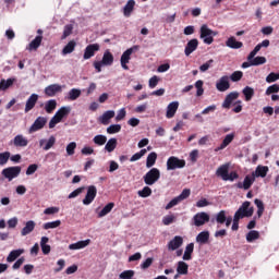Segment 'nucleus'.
Returning a JSON list of instances; mask_svg holds the SVG:
<instances>
[{
  "instance_id": "59",
  "label": "nucleus",
  "mask_w": 279,
  "mask_h": 279,
  "mask_svg": "<svg viewBox=\"0 0 279 279\" xmlns=\"http://www.w3.org/2000/svg\"><path fill=\"white\" fill-rule=\"evenodd\" d=\"M278 80H279V72L278 73L271 72L266 76L267 84H274V82H278Z\"/></svg>"
},
{
  "instance_id": "34",
  "label": "nucleus",
  "mask_w": 279,
  "mask_h": 279,
  "mask_svg": "<svg viewBox=\"0 0 279 279\" xmlns=\"http://www.w3.org/2000/svg\"><path fill=\"white\" fill-rule=\"evenodd\" d=\"M177 274L179 276H186V274H189V264H186L185 262H178L177 264Z\"/></svg>"
},
{
  "instance_id": "36",
  "label": "nucleus",
  "mask_w": 279,
  "mask_h": 279,
  "mask_svg": "<svg viewBox=\"0 0 279 279\" xmlns=\"http://www.w3.org/2000/svg\"><path fill=\"white\" fill-rule=\"evenodd\" d=\"M47 243H49V238L43 236L40 240V247H41L43 254L45 255L51 252V245H48Z\"/></svg>"
},
{
  "instance_id": "54",
  "label": "nucleus",
  "mask_w": 279,
  "mask_h": 279,
  "mask_svg": "<svg viewBox=\"0 0 279 279\" xmlns=\"http://www.w3.org/2000/svg\"><path fill=\"white\" fill-rule=\"evenodd\" d=\"M145 154H147L146 148H143L141 151L135 153L131 158H130V162H136V160H141L143 156H145Z\"/></svg>"
},
{
  "instance_id": "21",
  "label": "nucleus",
  "mask_w": 279,
  "mask_h": 279,
  "mask_svg": "<svg viewBox=\"0 0 279 279\" xmlns=\"http://www.w3.org/2000/svg\"><path fill=\"white\" fill-rule=\"evenodd\" d=\"M134 8H136V0H129L122 9L123 16L130 19L132 12H134Z\"/></svg>"
},
{
  "instance_id": "28",
  "label": "nucleus",
  "mask_w": 279,
  "mask_h": 279,
  "mask_svg": "<svg viewBox=\"0 0 279 279\" xmlns=\"http://www.w3.org/2000/svg\"><path fill=\"white\" fill-rule=\"evenodd\" d=\"M36 222L34 220H28L25 222L24 228L21 230V236H27V234H32V231L35 230Z\"/></svg>"
},
{
  "instance_id": "39",
  "label": "nucleus",
  "mask_w": 279,
  "mask_h": 279,
  "mask_svg": "<svg viewBox=\"0 0 279 279\" xmlns=\"http://www.w3.org/2000/svg\"><path fill=\"white\" fill-rule=\"evenodd\" d=\"M43 43V36L38 35L33 39L28 45V50L34 51V49H38L40 47V44Z\"/></svg>"
},
{
  "instance_id": "44",
  "label": "nucleus",
  "mask_w": 279,
  "mask_h": 279,
  "mask_svg": "<svg viewBox=\"0 0 279 279\" xmlns=\"http://www.w3.org/2000/svg\"><path fill=\"white\" fill-rule=\"evenodd\" d=\"M112 208H114V203H109L107 204L99 213H98V217H106V215H109V213L112 211Z\"/></svg>"
},
{
  "instance_id": "37",
  "label": "nucleus",
  "mask_w": 279,
  "mask_h": 279,
  "mask_svg": "<svg viewBox=\"0 0 279 279\" xmlns=\"http://www.w3.org/2000/svg\"><path fill=\"white\" fill-rule=\"evenodd\" d=\"M76 46L77 44L74 40L69 41L66 46L62 49V56H69V53H73Z\"/></svg>"
},
{
  "instance_id": "56",
  "label": "nucleus",
  "mask_w": 279,
  "mask_h": 279,
  "mask_svg": "<svg viewBox=\"0 0 279 279\" xmlns=\"http://www.w3.org/2000/svg\"><path fill=\"white\" fill-rule=\"evenodd\" d=\"M163 226H171V223H175V216L173 214L167 215L162 218Z\"/></svg>"
},
{
  "instance_id": "3",
  "label": "nucleus",
  "mask_w": 279,
  "mask_h": 279,
  "mask_svg": "<svg viewBox=\"0 0 279 279\" xmlns=\"http://www.w3.org/2000/svg\"><path fill=\"white\" fill-rule=\"evenodd\" d=\"M215 36H217V32L210 29L208 25L201 26V38L205 45H213Z\"/></svg>"
},
{
  "instance_id": "62",
  "label": "nucleus",
  "mask_w": 279,
  "mask_h": 279,
  "mask_svg": "<svg viewBox=\"0 0 279 279\" xmlns=\"http://www.w3.org/2000/svg\"><path fill=\"white\" fill-rule=\"evenodd\" d=\"M242 77H243V72L235 71L231 74L230 80L231 82H241Z\"/></svg>"
},
{
  "instance_id": "58",
  "label": "nucleus",
  "mask_w": 279,
  "mask_h": 279,
  "mask_svg": "<svg viewBox=\"0 0 279 279\" xmlns=\"http://www.w3.org/2000/svg\"><path fill=\"white\" fill-rule=\"evenodd\" d=\"M9 160L10 151L0 153V167H3V165H8Z\"/></svg>"
},
{
  "instance_id": "25",
  "label": "nucleus",
  "mask_w": 279,
  "mask_h": 279,
  "mask_svg": "<svg viewBox=\"0 0 279 279\" xmlns=\"http://www.w3.org/2000/svg\"><path fill=\"white\" fill-rule=\"evenodd\" d=\"M100 62H102L105 66H112V64H114V56L110 50H106Z\"/></svg>"
},
{
  "instance_id": "51",
  "label": "nucleus",
  "mask_w": 279,
  "mask_h": 279,
  "mask_svg": "<svg viewBox=\"0 0 279 279\" xmlns=\"http://www.w3.org/2000/svg\"><path fill=\"white\" fill-rule=\"evenodd\" d=\"M75 149H77V143H75V142H71L65 147V151H66L68 156H73L75 154Z\"/></svg>"
},
{
  "instance_id": "22",
  "label": "nucleus",
  "mask_w": 279,
  "mask_h": 279,
  "mask_svg": "<svg viewBox=\"0 0 279 279\" xmlns=\"http://www.w3.org/2000/svg\"><path fill=\"white\" fill-rule=\"evenodd\" d=\"M14 147H27L29 145V141L23 134H17L12 142Z\"/></svg>"
},
{
  "instance_id": "26",
  "label": "nucleus",
  "mask_w": 279,
  "mask_h": 279,
  "mask_svg": "<svg viewBox=\"0 0 279 279\" xmlns=\"http://www.w3.org/2000/svg\"><path fill=\"white\" fill-rule=\"evenodd\" d=\"M198 46H199V41L197 39H191L190 41H187L184 49L185 56H191L193 51H196Z\"/></svg>"
},
{
  "instance_id": "46",
  "label": "nucleus",
  "mask_w": 279,
  "mask_h": 279,
  "mask_svg": "<svg viewBox=\"0 0 279 279\" xmlns=\"http://www.w3.org/2000/svg\"><path fill=\"white\" fill-rule=\"evenodd\" d=\"M254 204L258 208L257 209L258 218H262L263 217V213H265V204L263 203V201H260L258 198H255Z\"/></svg>"
},
{
  "instance_id": "49",
  "label": "nucleus",
  "mask_w": 279,
  "mask_h": 279,
  "mask_svg": "<svg viewBox=\"0 0 279 279\" xmlns=\"http://www.w3.org/2000/svg\"><path fill=\"white\" fill-rule=\"evenodd\" d=\"M61 225H62V221H60V220L46 222V223H44V230H53L56 228H60Z\"/></svg>"
},
{
  "instance_id": "20",
  "label": "nucleus",
  "mask_w": 279,
  "mask_h": 279,
  "mask_svg": "<svg viewBox=\"0 0 279 279\" xmlns=\"http://www.w3.org/2000/svg\"><path fill=\"white\" fill-rule=\"evenodd\" d=\"M178 108H180V102L178 101L170 102L166 111L167 119H173L175 117V113L178 112Z\"/></svg>"
},
{
  "instance_id": "33",
  "label": "nucleus",
  "mask_w": 279,
  "mask_h": 279,
  "mask_svg": "<svg viewBox=\"0 0 279 279\" xmlns=\"http://www.w3.org/2000/svg\"><path fill=\"white\" fill-rule=\"evenodd\" d=\"M226 47L229 49H241L243 47V43L236 41V37H229L226 41Z\"/></svg>"
},
{
  "instance_id": "61",
  "label": "nucleus",
  "mask_w": 279,
  "mask_h": 279,
  "mask_svg": "<svg viewBox=\"0 0 279 279\" xmlns=\"http://www.w3.org/2000/svg\"><path fill=\"white\" fill-rule=\"evenodd\" d=\"M276 93H279V85L278 84L270 85L269 87H267V89L265 92L266 95H274Z\"/></svg>"
},
{
  "instance_id": "7",
  "label": "nucleus",
  "mask_w": 279,
  "mask_h": 279,
  "mask_svg": "<svg viewBox=\"0 0 279 279\" xmlns=\"http://www.w3.org/2000/svg\"><path fill=\"white\" fill-rule=\"evenodd\" d=\"M190 196H191V190L184 189L179 196L172 198L166 205V210H171V208H173V206H178V204L184 202V199H189Z\"/></svg>"
},
{
  "instance_id": "19",
  "label": "nucleus",
  "mask_w": 279,
  "mask_h": 279,
  "mask_svg": "<svg viewBox=\"0 0 279 279\" xmlns=\"http://www.w3.org/2000/svg\"><path fill=\"white\" fill-rule=\"evenodd\" d=\"M114 110H108L105 111L99 118H98V122L101 123V125H109L110 124V120L114 119Z\"/></svg>"
},
{
  "instance_id": "43",
  "label": "nucleus",
  "mask_w": 279,
  "mask_h": 279,
  "mask_svg": "<svg viewBox=\"0 0 279 279\" xmlns=\"http://www.w3.org/2000/svg\"><path fill=\"white\" fill-rule=\"evenodd\" d=\"M248 62L253 66H260V64H265L267 62V59L265 57H253L252 59H247Z\"/></svg>"
},
{
  "instance_id": "40",
  "label": "nucleus",
  "mask_w": 279,
  "mask_h": 279,
  "mask_svg": "<svg viewBox=\"0 0 279 279\" xmlns=\"http://www.w3.org/2000/svg\"><path fill=\"white\" fill-rule=\"evenodd\" d=\"M82 95V90L77 89V88H72L69 93H68V99L70 101H75L76 99H80Z\"/></svg>"
},
{
  "instance_id": "12",
  "label": "nucleus",
  "mask_w": 279,
  "mask_h": 279,
  "mask_svg": "<svg viewBox=\"0 0 279 279\" xmlns=\"http://www.w3.org/2000/svg\"><path fill=\"white\" fill-rule=\"evenodd\" d=\"M184 245V238L180 235H175L172 240L168 242L169 252H175V250H180Z\"/></svg>"
},
{
  "instance_id": "38",
  "label": "nucleus",
  "mask_w": 279,
  "mask_h": 279,
  "mask_svg": "<svg viewBox=\"0 0 279 279\" xmlns=\"http://www.w3.org/2000/svg\"><path fill=\"white\" fill-rule=\"evenodd\" d=\"M156 160H158V154L150 153L146 159V168L151 169V167H154V165H156Z\"/></svg>"
},
{
  "instance_id": "48",
  "label": "nucleus",
  "mask_w": 279,
  "mask_h": 279,
  "mask_svg": "<svg viewBox=\"0 0 279 279\" xmlns=\"http://www.w3.org/2000/svg\"><path fill=\"white\" fill-rule=\"evenodd\" d=\"M259 238H260V233H259L258 231H256V230H252V231H250V232L246 234V241H247L248 243H252V242L256 241V240L259 239Z\"/></svg>"
},
{
  "instance_id": "27",
  "label": "nucleus",
  "mask_w": 279,
  "mask_h": 279,
  "mask_svg": "<svg viewBox=\"0 0 279 279\" xmlns=\"http://www.w3.org/2000/svg\"><path fill=\"white\" fill-rule=\"evenodd\" d=\"M232 141H234V133H230L227 134L222 141V143L215 148V151H221L223 149H226V147H228V145H230V143H232Z\"/></svg>"
},
{
  "instance_id": "42",
  "label": "nucleus",
  "mask_w": 279,
  "mask_h": 279,
  "mask_svg": "<svg viewBox=\"0 0 279 279\" xmlns=\"http://www.w3.org/2000/svg\"><path fill=\"white\" fill-rule=\"evenodd\" d=\"M58 101L56 99H50L46 101L45 104V110L48 114H51V112L57 108Z\"/></svg>"
},
{
  "instance_id": "64",
  "label": "nucleus",
  "mask_w": 279,
  "mask_h": 279,
  "mask_svg": "<svg viewBox=\"0 0 279 279\" xmlns=\"http://www.w3.org/2000/svg\"><path fill=\"white\" fill-rule=\"evenodd\" d=\"M7 225H8V228H10V229L16 228V226H19V218L13 217V218L9 219Z\"/></svg>"
},
{
  "instance_id": "23",
  "label": "nucleus",
  "mask_w": 279,
  "mask_h": 279,
  "mask_svg": "<svg viewBox=\"0 0 279 279\" xmlns=\"http://www.w3.org/2000/svg\"><path fill=\"white\" fill-rule=\"evenodd\" d=\"M235 99H239V93L231 92L226 96L225 101L222 102V108H226L227 110L230 109V106H232V102L235 101Z\"/></svg>"
},
{
  "instance_id": "5",
  "label": "nucleus",
  "mask_w": 279,
  "mask_h": 279,
  "mask_svg": "<svg viewBox=\"0 0 279 279\" xmlns=\"http://www.w3.org/2000/svg\"><path fill=\"white\" fill-rule=\"evenodd\" d=\"M210 221V215L206 211H199L195 214L192 218V225L196 228H202V226H206Z\"/></svg>"
},
{
  "instance_id": "35",
  "label": "nucleus",
  "mask_w": 279,
  "mask_h": 279,
  "mask_svg": "<svg viewBox=\"0 0 279 279\" xmlns=\"http://www.w3.org/2000/svg\"><path fill=\"white\" fill-rule=\"evenodd\" d=\"M193 250H195V244H193V243L187 244L185 246V251H184L182 259L191 260V258H193Z\"/></svg>"
},
{
  "instance_id": "13",
  "label": "nucleus",
  "mask_w": 279,
  "mask_h": 279,
  "mask_svg": "<svg viewBox=\"0 0 279 279\" xmlns=\"http://www.w3.org/2000/svg\"><path fill=\"white\" fill-rule=\"evenodd\" d=\"M47 125V118L46 117H38L33 125L29 128V134H34V132H38V130H43Z\"/></svg>"
},
{
  "instance_id": "30",
  "label": "nucleus",
  "mask_w": 279,
  "mask_h": 279,
  "mask_svg": "<svg viewBox=\"0 0 279 279\" xmlns=\"http://www.w3.org/2000/svg\"><path fill=\"white\" fill-rule=\"evenodd\" d=\"M210 240V232L209 231H202L196 235V243L199 245H206Z\"/></svg>"
},
{
  "instance_id": "45",
  "label": "nucleus",
  "mask_w": 279,
  "mask_h": 279,
  "mask_svg": "<svg viewBox=\"0 0 279 279\" xmlns=\"http://www.w3.org/2000/svg\"><path fill=\"white\" fill-rule=\"evenodd\" d=\"M107 142H108V137L106 135H101V134L96 135L93 138V143L95 145H98L99 147H101Z\"/></svg>"
},
{
  "instance_id": "31",
  "label": "nucleus",
  "mask_w": 279,
  "mask_h": 279,
  "mask_svg": "<svg viewBox=\"0 0 279 279\" xmlns=\"http://www.w3.org/2000/svg\"><path fill=\"white\" fill-rule=\"evenodd\" d=\"M90 245V239L78 241L76 243L70 244L69 250H84V247H88Z\"/></svg>"
},
{
  "instance_id": "63",
  "label": "nucleus",
  "mask_w": 279,
  "mask_h": 279,
  "mask_svg": "<svg viewBox=\"0 0 279 279\" xmlns=\"http://www.w3.org/2000/svg\"><path fill=\"white\" fill-rule=\"evenodd\" d=\"M126 114H128V111H125V108L120 109L116 116V121H123Z\"/></svg>"
},
{
  "instance_id": "17",
  "label": "nucleus",
  "mask_w": 279,
  "mask_h": 279,
  "mask_svg": "<svg viewBox=\"0 0 279 279\" xmlns=\"http://www.w3.org/2000/svg\"><path fill=\"white\" fill-rule=\"evenodd\" d=\"M53 145H56V136L53 135L50 136L48 140H45V138L39 140V147H41L44 151H49V149H51Z\"/></svg>"
},
{
  "instance_id": "16",
  "label": "nucleus",
  "mask_w": 279,
  "mask_h": 279,
  "mask_svg": "<svg viewBox=\"0 0 279 279\" xmlns=\"http://www.w3.org/2000/svg\"><path fill=\"white\" fill-rule=\"evenodd\" d=\"M254 182H256V178L251 174V175H246L244 178L243 182H239L236 184L238 189H244V191H248V189H252V184H254Z\"/></svg>"
},
{
  "instance_id": "1",
  "label": "nucleus",
  "mask_w": 279,
  "mask_h": 279,
  "mask_svg": "<svg viewBox=\"0 0 279 279\" xmlns=\"http://www.w3.org/2000/svg\"><path fill=\"white\" fill-rule=\"evenodd\" d=\"M250 206H251V203L246 201L235 211L231 230L233 231L239 230V220L243 219V217H252L254 215V207H250Z\"/></svg>"
},
{
  "instance_id": "55",
  "label": "nucleus",
  "mask_w": 279,
  "mask_h": 279,
  "mask_svg": "<svg viewBox=\"0 0 279 279\" xmlns=\"http://www.w3.org/2000/svg\"><path fill=\"white\" fill-rule=\"evenodd\" d=\"M227 213L226 210H220L218 214L215 215V219L217 223H226Z\"/></svg>"
},
{
  "instance_id": "10",
  "label": "nucleus",
  "mask_w": 279,
  "mask_h": 279,
  "mask_svg": "<svg viewBox=\"0 0 279 279\" xmlns=\"http://www.w3.org/2000/svg\"><path fill=\"white\" fill-rule=\"evenodd\" d=\"M132 53H134V48H129L121 56L120 64L122 69H124V71L130 70V66H128V64H130V60L132 59Z\"/></svg>"
},
{
  "instance_id": "4",
  "label": "nucleus",
  "mask_w": 279,
  "mask_h": 279,
  "mask_svg": "<svg viewBox=\"0 0 279 279\" xmlns=\"http://www.w3.org/2000/svg\"><path fill=\"white\" fill-rule=\"evenodd\" d=\"M143 180L147 186H154L160 180V170L151 168L144 177Z\"/></svg>"
},
{
  "instance_id": "41",
  "label": "nucleus",
  "mask_w": 279,
  "mask_h": 279,
  "mask_svg": "<svg viewBox=\"0 0 279 279\" xmlns=\"http://www.w3.org/2000/svg\"><path fill=\"white\" fill-rule=\"evenodd\" d=\"M105 149L109 154H112V151H114V149H117V138L112 137V138L108 140L107 144L105 145Z\"/></svg>"
},
{
  "instance_id": "57",
  "label": "nucleus",
  "mask_w": 279,
  "mask_h": 279,
  "mask_svg": "<svg viewBox=\"0 0 279 279\" xmlns=\"http://www.w3.org/2000/svg\"><path fill=\"white\" fill-rule=\"evenodd\" d=\"M140 197H149L151 195V189L149 186H144L143 190L137 192Z\"/></svg>"
},
{
  "instance_id": "60",
  "label": "nucleus",
  "mask_w": 279,
  "mask_h": 279,
  "mask_svg": "<svg viewBox=\"0 0 279 279\" xmlns=\"http://www.w3.org/2000/svg\"><path fill=\"white\" fill-rule=\"evenodd\" d=\"M120 279H132L134 278V270H124L119 275Z\"/></svg>"
},
{
  "instance_id": "29",
  "label": "nucleus",
  "mask_w": 279,
  "mask_h": 279,
  "mask_svg": "<svg viewBox=\"0 0 279 279\" xmlns=\"http://www.w3.org/2000/svg\"><path fill=\"white\" fill-rule=\"evenodd\" d=\"M37 101H38V94H32L26 100L25 112H29V110H34V107L36 106Z\"/></svg>"
},
{
  "instance_id": "18",
  "label": "nucleus",
  "mask_w": 279,
  "mask_h": 279,
  "mask_svg": "<svg viewBox=\"0 0 279 279\" xmlns=\"http://www.w3.org/2000/svg\"><path fill=\"white\" fill-rule=\"evenodd\" d=\"M228 171H230V163H223L216 170V175L228 182Z\"/></svg>"
},
{
  "instance_id": "52",
  "label": "nucleus",
  "mask_w": 279,
  "mask_h": 279,
  "mask_svg": "<svg viewBox=\"0 0 279 279\" xmlns=\"http://www.w3.org/2000/svg\"><path fill=\"white\" fill-rule=\"evenodd\" d=\"M73 34V24H68L64 26L63 35L61 37L62 40L69 38L70 35Z\"/></svg>"
},
{
  "instance_id": "6",
  "label": "nucleus",
  "mask_w": 279,
  "mask_h": 279,
  "mask_svg": "<svg viewBox=\"0 0 279 279\" xmlns=\"http://www.w3.org/2000/svg\"><path fill=\"white\" fill-rule=\"evenodd\" d=\"M185 167L186 161L175 156H172L167 160V171H175V169H184Z\"/></svg>"
},
{
  "instance_id": "8",
  "label": "nucleus",
  "mask_w": 279,
  "mask_h": 279,
  "mask_svg": "<svg viewBox=\"0 0 279 279\" xmlns=\"http://www.w3.org/2000/svg\"><path fill=\"white\" fill-rule=\"evenodd\" d=\"M1 175H3V178H5V180H8L9 182H12L14 178H19V175H21V167L14 166L4 168L1 171Z\"/></svg>"
},
{
  "instance_id": "14",
  "label": "nucleus",
  "mask_w": 279,
  "mask_h": 279,
  "mask_svg": "<svg viewBox=\"0 0 279 279\" xmlns=\"http://www.w3.org/2000/svg\"><path fill=\"white\" fill-rule=\"evenodd\" d=\"M216 88L219 93H226L230 88V77L228 75L221 76L216 83Z\"/></svg>"
},
{
  "instance_id": "9",
  "label": "nucleus",
  "mask_w": 279,
  "mask_h": 279,
  "mask_svg": "<svg viewBox=\"0 0 279 279\" xmlns=\"http://www.w3.org/2000/svg\"><path fill=\"white\" fill-rule=\"evenodd\" d=\"M95 197H97V187L95 185H90L87 187V193L83 199L84 206H90V204L95 202Z\"/></svg>"
},
{
  "instance_id": "24",
  "label": "nucleus",
  "mask_w": 279,
  "mask_h": 279,
  "mask_svg": "<svg viewBox=\"0 0 279 279\" xmlns=\"http://www.w3.org/2000/svg\"><path fill=\"white\" fill-rule=\"evenodd\" d=\"M267 173H269V167L267 166H257L255 171L252 172L253 178H267Z\"/></svg>"
},
{
  "instance_id": "2",
  "label": "nucleus",
  "mask_w": 279,
  "mask_h": 279,
  "mask_svg": "<svg viewBox=\"0 0 279 279\" xmlns=\"http://www.w3.org/2000/svg\"><path fill=\"white\" fill-rule=\"evenodd\" d=\"M69 114H71V107H61L49 122L50 130H53V128H56V125H58V123H60L64 117H69Z\"/></svg>"
},
{
  "instance_id": "50",
  "label": "nucleus",
  "mask_w": 279,
  "mask_h": 279,
  "mask_svg": "<svg viewBox=\"0 0 279 279\" xmlns=\"http://www.w3.org/2000/svg\"><path fill=\"white\" fill-rule=\"evenodd\" d=\"M12 84H14V78H8L5 80H1L0 81V90H8V88H10V86H12Z\"/></svg>"
},
{
  "instance_id": "32",
  "label": "nucleus",
  "mask_w": 279,
  "mask_h": 279,
  "mask_svg": "<svg viewBox=\"0 0 279 279\" xmlns=\"http://www.w3.org/2000/svg\"><path fill=\"white\" fill-rule=\"evenodd\" d=\"M22 254H25L24 248H17V250L11 251L7 257V263H14V260H16L19 256H22Z\"/></svg>"
},
{
  "instance_id": "53",
  "label": "nucleus",
  "mask_w": 279,
  "mask_h": 279,
  "mask_svg": "<svg viewBox=\"0 0 279 279\" xmlns=\"http://www.w3.org/2000/svg\"><path fill=\"white\" fill-rule=\"evenodd\" d=\"M121 132V124H111L107 128V134H119Z\"/></svg>"
},
{
  "instance_id": "15",
  "label": "nucleus",
  "mask_w": 279,
  "mask_h": 279,
  "mask_svg": "<svg viewBox=\"0 0 279 279\" xmlns=\"http://www.w3.org/2000/svg\"><path fill=\"white\" fill-rule=\"evenodd\" d=\"M44 93H45V95H47V97H56L58 95V93H62V85H60V84L48 85L44 89Z\"/></svg>"
},
{
  "instance_id": "11",
  "label": "nucleus",
  "mask_w": 279,
  "mask_h": 279,
  "mask_svg": "<svg viewBox=\"0 0 279 279\" xmlns=\"http://www.w3.org/2000/svg\"><path fill=\"white\" fill-rule=\"evenodd\" d=\"M101 49V46L99 44H90L86 46L83 54V60H90V58H94L95 53Z\"/></svg>"
},
{
  "instance_id": "47",
  "label": "nucleus",
  "mask_w": 279,
  "mask_h": 279,
  "mask_svg": "<svg viewBox=\"0 0 279 279\" xmlns=\"http://www.w3.org/2000/svg\"><path fill=\"white\" fill-rule=\"evenodd\" d=\"M242 93L245 97V101H252V97H254V88L246 86L243 88Z\"/></svg>"
}]
</instances>
